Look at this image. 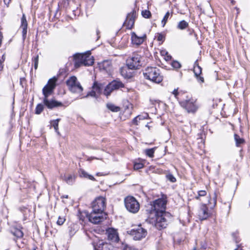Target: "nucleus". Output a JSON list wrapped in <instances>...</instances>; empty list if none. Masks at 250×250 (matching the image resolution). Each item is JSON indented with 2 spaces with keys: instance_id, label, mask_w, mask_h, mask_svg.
I'll list each match as a JSON object with an SVG mask.
<instances>
[{
  "instance_id": "nucleus-28",
  "label": "nucleus",
  "mask_w": 250,
  "mask_h": 250,
  "mask_svg": "<svg viewBox=\"0 0 250 250\" xmlns=\"http://www.w3.org/2000/svg\"><path fill=\"white\" fill-rule=\"evenodd\" d=\"M188 23L186 21H185L183 20L181 21H180L177 25V28L181 30H183L186 29L187 27H188Z\"/></svg>"
},
{
  "instance_id": "nucleus-54",
  "label": "nucleus",
  "mask_w": 250,
  "mask_h": 250,
  "mask_svg": "<svg viewBox=\"0 0 250 250\" xmlns=\"http://www.w3.org/2000/svg\"><path fill=\"white\" fill-rule=\"evenodd\" d=\"M5 59V55H4V54H3V55H2V59H1V61H2V63H3V62L4 61Z\"/></svg>"
},
{
  "instance_id": "nucleus-58",
  "label": "nucleus",
  "mask_w": 250,
  "mask_h": 250,
  "mask_svg": "<svg viewBox=\"0 0 250 250\" xmlns=\"http://www.w3.org/2000/svg\"><path fill=\"white\" fill-rule=\"evenodd\" d=\"M202 249H206V247L205 246H202Z\"/></svg>"
},
{
  "instance_id": "nucleus-12",
  "label": "nucleus",
  "mask_w": 250,
  "mask_h": 250,
  "mask_svg": "<svg viewBox=\"0 0 250 250\" xmlns=\"http://www.w3.org/2000/svg\"><path fill=\"white\" fill-rule=\"evenodd\" d=\"M105 207V199L103 197H98L92 202V211L104 212Z\"/></svg>"
},
{
  "instance_id": "nucleus-26",
  "label": "nucleus",
  "mask_w": 250,
  "mask_h": 250,
  "mask_svg": "<svg viewBox=\"0 0 250 250\" xmlns=\"http://www.w3.org/2000/svg\"><path fill=\"white\" fill-rule=\"evenodd\" d=\"M106 106L108 109L113 112H118L120 110V108L119 106H116L112 104H107Z\"/></svg>"
},
{
  "instance_id": "nucleus-49",
  "label": "nucleus",
  "mask_w": 250,
  "mask_h": 250,
  "mask_svg": "<svg viewBox=\"0 0 250 250\" xmlns=\"http://www.w3.org/2000/svg\"><path fill=\"white\" fill-rule=\"evenodd\" d=\"M216 200H217V194H216V192H215L214 194V197H213V203H214V205H215L216 204Z\"/></svg>"
},
{
  "instance_id": "nucleus-36",
  "label": "nucleus",
  "mask_w": 250,
  "mask_h": 250,
  "mask_svg": "<svg viewBox=\"0 0 250 250\" xmlns=\"http://www.w3.org/2000/svg\"><path fill=\"white\" fill-rule=\"evenodd\" d=\"M144 167V164L141 162H135L134 163V169L135 170H138Z\"/></svg>"
},
{
  "instance_id": "nucleus-41",
  "label": "nucleus",
  "mask_w": 250,
  "mask_h": 250,
  "mask_svg": "<svg viewBox=\"0 0 250 250\" xmlns=\"http://www.w3.org/2000/svg\"><path fill=\"white\" fill-rule=\"evenodd\" d=\"M33 62L34 63V68L35 69H37L38 66L39 62V56L37 55L36 57H35L33 59Z\"/></svg>"
},
{
  "instance_id": "nucleus-42",
  "label": "nucleus",
  "mask_w": 250,
  "mask_h": 250,
  "mask_svg": "<svg viewBox=\"0 0 250 250\" xmlns=\"http://www.w3.org/2000/svg\"><path fill=\"white\" fill-rule=\"evenodd\" d=\"M64 221H65L64 218L59 217L58 218V220L57 222V223L59 225H62L64 223Z\"/></svg>"
},
{
  "instance_id": "nucleus-61",
  "label": "nucleus",
  "mask_w": 250,
  "mask_h": 250,
  "mask_svg": "<svg viewBox=\"0 0 250 250\" xmlns=\"http://www.w3.org/2000/svg\"><path fill=\"white\" fill-rule=\"evenodd\" d=\"M33 250H37L36 249H34Z\"/></svg>"
},
{
  "instance_id": "nucleus-11",
  "label": "nucleus",
  "mask_w": 250,
  "mask_h": 250,
  "mask_svg": "<svg viewBox=\"0 0 250 250\" xmlns=\"http://www.w3.org/2000/svg\"><path fill=\"white\" fill-rule=\"evenodd\" d=\"M129 234L133 237L134 240H140L146 236L147 231L139 225L131 229Z\"/></svg>"
},
{
  "instance_id": "nucleus-15",
  "label": "nucleus",
  "mask_w": 250,
  "mask_h": 250,
  "mask_svg": "<svg viewBox=\"0 0 250 250\" xmlns=\"http://www.w3.org/2000/svg\"><path fill=\"white\" fill-rule=\"evenodd\" d=\"M198 216L200 220L207 219L209 216V213L208 212V208L205 204H202L200 208L198 211Z\"/></svg>"
},
{
  "instance_id": "nucleus-45",
  "label": "nucleus",
  "mask_w": 250,
  "mask_h": 250,
  "mask_svg": "<svg viewBox=\"0 0 250 250\" xmlns=\"http://www.w3.org/2000/svg\"><path fill=\"white\" fill-rule=\"evenodd\" d=\"M138 116L140 117V118H139V120H141L147 119L148 117V115L147 113H145L144 115H138Z\"/></svg>"
},
{
  "instance_id": "nucleus-20",
  "label": "nucleus",
  "mask_w": 250,
  "mask_h": 250,
  "mask_svg": "<svg viewBox=\"0 0 250 250\" xmlns=\"http://www.w3.org/2000/svg\"><path fill=\"white\" fill-rule=\"evenodd\" d=\"M109 87L114 90H117L120 88L124 87V84L118 80H114L109 83Z\"/></svg>"
},
{
  "instance_id": "nucleus-50",
  "label": "nucleus",
  "mask_w": 250,
  "mask_h": 250,
  "mask_svg": "<svg viewBox=\"0 0 250 250\" xmlns=\"http://www.w3.org/2000/svg\"><path fill=\"white\" fill-rule=\"evenodd\" d=\"M3 38V37L2 34L0 31V47L1 45V43H2Z\"/></svg>"
},
{
  "instance_id": "nucleus-7",
  "label": "nucleus",
  "mask_w": 250,
  "mask_h": 250,
  "mask_svg": "<svg viewBox=\"0 0 250 250\" xmlns=\"http://www.w3.org/2000/svg\"><path fill=\"white\" fill-rule=\"evenodd\" d=\"M143 58L137 52L132 53L126 60V65L130 69H139L143 64Z\"/></svg>"
},
{
  "instance_id": "nucleus-39",
  "label": "nucleus",
  "mask_w": 250,
  "mask_h": 250,
  "mask_svg": "<svg viewBox=\"0 0 250 250\" xmlns=\"http://www.w3.org/2000/svg\"><path fill=\"white\" fill-rule=\"evenodd\" d=\"M132 105L131 104H129L128 106H127V108L125 110V113H126L128 115H130L132 113Z\"/></svg>"
},
{
  "instance_id": "nucleus-19",
  "label": "nucleus",
  "mask_w": 250,
  "mask_h": 250,
  "mask_svg": "<svg viewBox=\"0 0 250 250\" xmlns=\"http://www.w3.org/2000/svg\"><path fill=\"white\" fill-rule=\"evenodd\" d=\"M99 68L101 70H105L107 72L110 71L112 67L111 61L105 60L99 64Z\"/></svg>"
},
{
  "instance_id": "nucleus-24",
  "label": "nucleus",
  "mask_w": 250,
  "mask_h": 250,
  "mask_svg": "<svg viewBox=\"0 0 250 250\" xmlns=\"http://www.w3.org/2000/svg\"><path fill=\"white\" fill-rule=\"evenodd\" d=\"M12 233L13 234L16 236L17 238H21L23 235V233L21 230L20 229L15 228L13 230H12Z\"/></svg>"
},
{
  "instance_id": "nucleus-13",
  "label": "nucleus",
  "mask_w": 250,
  "mask_h": 250,
  "mask_svg": "<svg viewBox=\"0 0 250 250\" xmlns=\"http://www.w3.org/2000/svg\"><path fill=\"white\" fill-rule=\"evenodd\" d=\"M103 89V85L101 83H95L92 87V90L91 92H89L85 97L89 96L94 97H97L100 94Z\"/></svg>"
},
{
  "instance_id": "nucleus-53",
  "label": "nucleus",
  "mask_w": 250,
  "mask_h": 250,
  "mask_svg": "<svg viewBox=\"0 0 250 250\" xmlns=\"http://www.w3.org/2000/svg\"><path fill=\"white\" fill-rule=\"evenodd\" d=\"M198 77H199V81H200L201 83H203L204 82V78L203 77H201L200 76H198Z\"/></svg>"
},
{
  "instance_id": "nucleus-59",
  "label": "nucleus",
  "mask_w": 250,
  "mask_h": 250,
  "mask_svg": "<svg viewBox=\"0 0 250 250\" xmlns=\"http://www.w3.org/2000/svg\"><path fill=\"white\" fill-rule=\"evenodd\" d=\"M192 250H196V249L195 248H194Z\"/></svg>"
},
{
  "instance_id": "nucleus-55",
  "label": "nucleus",
  "mask_w": 250,
  "mask_h": 250,
  "mask_svg": "<svg viewBox=\"0 0 250 250\" xmlns=\"http://www.w3.org/2000/svg\"><path fill=\"white\" fill-rule=\"evenodd\" d=\"M96 175H97V176H102V175H103V174H101V173H100V172L97 173L96 174Z\"/></svg>"
},
{
  "instance_id": "nucleus-21",
  "label": "nucleus",
  "mask_w": 250,
  "mask_h": 250,
  "mask_svg": "<svg viewBox=\"0 0 250 250\" xmlns=\"http://www.w3.org/2000/svg\"><path fill=\"white\" fill-rule=\"evenodd\" d=\"M79 174L80 177H81L87 178L92 181L95 180V179L92 175L89 174L87 172H86L83 169H80L79 170Z\"/></svg>"
},
{
  "instance_id": "nucleus-37",
  "label": "nucleus",
  "mask_w": 250,
  "mask_h": 250,
  "mask_svg": "<svg viewBox=\"0 0 250 250\" xmlns=\"http://www.w3.org/2000/svg\"><path fill=\"white\" fill-rule=\"evenodd\" d=\"M170 13L169 12H167L162 20V26L164 27L166 24L167 21L169 17Z\"/></svg>"
},
{
  "instance_id": "nucleus-46",
  "label": "nucleus",
  "mask_w": 250,
  "mask_h": 250,
  "mask_svg": "<svg viewBox=\"0 0 250 250\" xmlns=\"http://www.w3.org/2000/svg\"><path fill=\"white\" fill-rule=\"evenodd\" d=\"M139 118H140V117H139L138 116L134 118L132 121L133 123L136 125H137L138 120H139Z\"/></svg>"
},
{
  "instance_id": "nucleus-16",
  "label": "nucleus",
  "mask_w": 250,
  "mask_h": 250,
  "mask_svg": "<svg viewBox=\"0 0 250 250\" xmlns=\"http://www.w3.org/2000/svg\"><path fill=\"white\" fill-rule=\"evenodd\" d=\"M135 19V13L134 12H131L127 15L124 24L127 28H131L133 27Z\"/></svg>"
},
{
  "instance_id": "nucleus-44",
  "label": "nucleus",
  "mask_w": 250,
  "mask_h": 250,
  "mask_svg": "<svg viewBox=\"0 0 250 250\" xmlns=\"http://www.w3.org/2000/svg\"><path fill=\"white\" fill-rule=\"evenodd\" d=\"M172 93L173 95H174L175 98H176L177 99H179L178 96L180 95V93L178 92L177 89H175L173 91Z\"/></svg>"
},
{
  "instance_id": "nucleus-40",
  "label": "nucleus",
  "mask_w": 250,
  "mask_h": 250,
  "mask_svg": "<svg viewBox=\"0 0 250 250\" xmlns=\"http://www.w3.org/2000/svg\"><path fill=\"white\" fill-rule=\"evenodd\" d=\"M171 65L173 67L177 69L180 68L181 66L180 62L177 61H173L171 63Z\"/></svg>"
},
{
  "instance_id": "nucleus-17",
  "label": "nucleus",
  "mask_w": 250,
  "mask_h": 250,
  "mask_svg": "<svg viewBox=\"0 0 250 250\" xmlns=\"http://www.w3.org/2000/svg\"><path fill=\"white\" fill-rule=\"evenodd\" d=\"M27 21L24 14L22 15L21 18V29L22 30V35L23 41H24L26 38L27 30Z\"/></svg>"
},
{
  "instance_id": "nucleus-34",
  "label": "nucleus",
  "mask_w": 250,
  "mask_h": 250,
  "mask_svg": "<svg viewBox=\"0 0 250 250\" xmlns=\"http://www.w3.org/2000/svg\"><path fill=\"white\" fill-rule=\"evenodd\" d=\"M142 15L144 18L148 19L151 17V14L149 10H145L142 11Z\"/></svg>"
},
{
  "instance_id": "nucleus-23",
  "label": "nucleus",
  "mask_w": 250,
  "mask_h": 250,
  "mask_svg": "<svg viewBox=\"0 0 250 250\" xmlns=\"http://www.w3.org/2000/svg\"><path fill=\"white\" fill-rule=\"evenodd\" d=\"M77 230H78V225L77 224H71L68 227L69 233L71 236H73Z\"/></svg>"
},
{
  "instance_id": "nucleus-51",
  "label": "nucleus",
  "mask_w": 250,
  "mask_h": 250,
  "mask_svg": "<svg viewBox=\"0 0 250 250\" xmlns=\"http://www.w3.org/2000/svg\"><path fill=\"white\" fill-rule=\"evenodd\" d=\"M3 68V64L2 61L0 59V71H1Z\"/></svg>"
},
{
  "instance_id": "nucleus-3",
  "label": "nucleus",
  "mask_w": 250,
  "mask_h": 250,
  "mask_svg": "<svg viewBox=\"0 0 250 250\" xmlns=\"http://www.w3.org/2000/svg\"><path fill=\"white\" fill-rule=\"evenodd\" d=\"M75 66L79 67L82 65L91 66L94 63V59L89 51L84 54H76L74 55Z\"/></svg>"
},
{
  "instance_id": "nucleus-14",
  "label": "nucleus",
  "mask_w": 250,
  "mask_h": 250,
  "mask_svg": "<svg viewBox=\"0 0 250 250\" xmlns=\"http://www.w3.org/2000/svg\"><path fill=\"white\" fill-rule=\"evenodd\" d=\"M106 234L108 240L112 242H117L119 241L118 234L116 229L113 228H109L106 230Z\"/></svg>"
},
{
  "instance_id": "nucleus-2",
  "label": "nucleus",
  "mask_w": 250,
  "mask_h": 250,
  "mask_svg": "<svg viewBox=\"0 0 250 250\" xmlns=\"http://www.w3.org/2000/svg\"><path fill=\"white\" fill-rule=\"evenodd\" d=\"M169 216V213L168 212L158 213L154 211L153 214H148L147 220L150 223L154 225L157 229H161L167 227V218Z\"/></svg>"
},
{
  "instance_id": "nucleus-25",
  "label": "nucleus",
  "mask_w": 250,
  "mask_h": 250,
  "mask_svg": "<svg viewBox=\"0 0 250 250\" xmlns=\"http://www.w3.org/2000/svg\"><path fill=\"white\" fill-rule=\"evenodd\" d=\"M60 121V119H57L55 120L51 121L50 122L51 125L52 126H53L55 130V131L58 134H60V133L58 131L59 128V122Z\"/></svg>"
},
{
  "instance_id": "nucleus-22",
  "label": "nucleus",
  "mask_w": 250,
  "mask_h": 250,
  "mask_svg": "<svg viewBox=\"0 0 250 250\" xmlns=\"http://www.w3.org/2000/svg\"><path fill=\"white\" fill-rule=\"evenodd\" d=\"M75 179V175L69 174L64 176V180L69 185H72L74 183Z\"/></svg>"
},
{
  "instance_id": "nucleus-30",
  "label": "nucleus",
  "mask_w": 250,
  "mask_h": 250,
  "mask_svg": "<svg viewBox=\"0 0 250 250\" xmlns=\"http://www.w3.org/2000/svg\"><path fill=\"white\" fill-rule=\"evenodd\" d=\"M114 90V89H111V87H109V84H108L104 89V94L106 96H108L110 95V93Z\"/></svg>"
},
{
  "instance_id": "nucleus-52",
  "label": "nucleus",
  "mask_w": 250,
  "mask_h": 250,
  "mask_svg": "<svg viewBox=\"0 0 250 250\" xmlns=\"http://www.w3.org/2000/svg\"><path fill=\"white\" fill-rule=\"evenodd\" d=\"M4 3L7 6L10 3L11 0H3Z\"/></svg>"
},
{
  "instance_id": "nucleus-4",
  "label": "nucleus",
  "mask_w": 250,
  "mask_h": 250,
  "mask_svg": "<svg viewBox=\"0 0 250 250\" xmlns=\"http://www.w3.org/2000/svg\"><path fill=\"white\" fill-rule=\"evenodd\" d=\"M144 77L155 83H160L163 81V77L160 74V69L155 67H147L145 70Z\"/></svg>"
},
{
  "instance_id": "nucleus-60",
  "label": "nucleus",
  "mask_w": 250,
  "mask_h": 250,
  "mask_svg": "<svg viewBox=\"0 0 250 250\" xmlns=\"http://www.w3.org/2000/svg\"><path fill=\"white\" fill-rule=\"evenodd\" d=\"M234 250H238V249H235Z\"/></svg>"
},
{
  "instance_id": "nucleus-29",
  "label": "nucleus",
  "mask_w": 250,
  "mask_h": 250,
  "mask_svg": "<svg viewBox=\"0 0 250 250\" xmlns=\"http://www.w3.org/2000/svg\"><path fill=\"white\" fill-rule=\"evenodd\" d=\"M193 72L194 73L195 76L196 77H198L202 73V68L200 66H199L198 65L194 66Z\"/></svg>"
},
{
  "instance_id": "nucleus-31",
  "label": "nucleus",
  "mask_w": 250,
  "mask_h": 250,
  "mask_svg": "<svg viewBox=\"0 0 250 250\" xmlns=\"http://www.w3.org/2000/svg\"><path fill=\"white\" fill-rule=\"evenodd\" d=\"M155 151V148L147 149L145 150L146 154L149 157H153L154 156V153Z\"/></svg>"
},
{
  "instance_id": "nucleus-8",
  "label": "nucleus",
  "mask_w": 250,
  "mask_h": 250,
  "mask_svg": "<svg viewBox=\"0 0 250 250\" xmlns=\"http://www.w3.org/2000/svg\"><path fill=\"white\" fill-rule=\"evenodd\" d=\"M66 84L71 92L81 95L83 91V88L75 76L70 77L66 81Z\"/></svg>"
},
{
  "instance_id": "nucleus-6",
  "label": "nucleus",
  "mask_w": 250,
  "mask_h": 250,
  "mask_svg": "<svg viewBox=\"0 0 250 250\" xmlns=\"http://www.w3.org/2000/svg\"><path fill=\"white\" fill-rule=\"evenodd\" d=\"M196 101V99L187 96L186 99H181V101H179V104L188 113H194L198 108V105L197 104Z\"/></svg>"
},
{
  "instance_id": "nucleus-32",
  "label": "nucleus",
  "mask_w": 250,
  "mask_h": 250,
  "mask_svg": "<svg viewBox=\"0 0 250 250\" xmlns=\"http://www.w3.org/2000/svg\"><path fill=\"white\" fill-rule=\"evenodd\" d=\"M44 106L42 104H38L35 109V113L37 114H40L43 111Z\"/></svg>"
},
{
  "instance_id": "nucleus-48",
  "label": "nucleus",
  "mask_w": 250,
  "mask_h": 250,
  "mask_svg": "<svg viewBox=\"0 0 250 250\" xmlns=\"http://www.w3.org/2000/svg\"><path fill=\"white\" fill-rule=\"evenodd\" d=\"M164 59L166 61H169L171 59V56L170 55L167 54V55L165 56Z\"/></svg>"
},
{
  "instance_id": "nucleus-1",
  "label": "nucleus",
  "mask_w": 250,
  "mask_h": 250,
  "mask_svg": "<svg viewBox=\"0 0 250 250\" xmlns=\"http://www.w3.org/2000/svg\"><path fill=\"white\" fill-rule=\"evenodd\" d=\"M57 81V79L55 77L49 79L47 84L42 89V93L44 96L43 104L48 108L51 109L62 105V104L60 102L55 100L50 101L48 100V96L52 94L56 86Z\"/></svg>"
},
{
  "instance_id": "nucleus-38",
  "label": "nucleus",
  "mask_w": 250,
  "mask_h": 250,
  "mask_svg": "<svg viewBox=\"0 0 250 250\" xmlns=\"http://www.w3.org/2000/svg\"><path fill=\"white\" fill-rule=\"evenodd\" d=\"M157 40L160 42H163L165 39L164 34L162 33H158L157 36Z\"/></svg>"
},
{
  "instance_id": "nucleus-57",
  "label": "nucleus",
  "mask_w": 250,
  "mask_h": 250,
  "mask_svg": "<svg viewBox=\"0 0 250 250\" xmlns=\"http://www.w3.org/2000/svg\"><path fill=\"white\" fill-rule=\"evenodd\" d=\"M62 198H68V195H63L62 197Z\"/></svg>"
},
{
  "instance_id": "nucleus-43",
  "label": "nucleus",
  "mask_w": 250,
  "mask_h": 250,
  "mask_svg": "<svg viewBox=\"0 0 250 250\" xmlns=\"http://www.w3.org/2000/svg\"><path fill=\"white\" fill-rule=\"evenodd\" d=\"M120 72L121 75L124 77L126 78L128 77V75L126 74V69L125 68H121Z\"/></svg>"
},
{
  "instance_id": "nucleus-33",
  "label": "nucleus",
  "mask_w": 250,
  "mask_h": 250,
  "mask_svg": "<svg viewBox=\"0 0 250 250\" xmlns=\"http://www.w3.org/2000/svg\"><path fill=\"white\" fill-rule=\"evenodd\" d=\"M167 179L171 182L174 183L176 181L175 177L170 173H167L166 174Z\"/></svg>"
},
{
  "instance_id": "nucleus-47",
  "label": "nucleus",
  "mask_w": 250,
  "mask_h": 250,
  "mask_svg": "<svg viewBox=\"0 0 250 250\" xmlns=\"http://www.w3.org/2000/svg\"><path fill=\"white\" fill-rule=\"evenodd\" d=\"M161 54L162 56H163L165 57L166 55H167V54H168V53L166 50H163L161 51Z\"/></svg>"
},
{
  "instance_id": "nucleus-9",
  "label": "nucleus",
  "mask_w": 250,
  "mask_h": 250,
  "mask_svg": "<svg viewBox=\"0 0 250 250\" xmlns=\"http://www.w3.org/2000/svg\"><path fill=\"white\" fill-rule=\"evenodd\" d=\"M125 205L126 209L132 213H137L140 209V204L133 196H127L125 199Z\"/></svg>"
},
{
  "instance_id": "nucleus-18",
  "label": "nucleus",
  "mask_w": 250,
  "mask_h": 250,
  "mask_svg": "<svg viewBox=\"0 0 250 250\" xmlns=\"http://www.w3.org/2000/svg\"><path fill=\"white\" fill-rule=\"evenodd\" d=\"M146 38V35L142 37H139L134 32L131 34V40L132 43L138 45L142 44L144 42L145 38Z\"/></svg>"
},
{
  "instance_id": "nucleus-56",
  "label": "nucleus",
  "mask_w": 250,
  "mask_h": 250,
  "mask_svg": "<svg viewBox=\"0 0 250 250\" xmlns=\"http://www.w3.org/2000/svg\"><path fill=\"white\" fill-rule=\"evenodd\" d=\"M93 159H96V158H94V157H91V158H88V160H91Z\"/></svg>"
},
{
  "instance_id": "nucleus-10",
  "label": "nucleus",
  "mask_w": 250,
  "mask_h": 250,
  "mask_svg": "<svg viewBox=\"0 0 250 250\" xmlns=\"http://www.w3.org/2000/svg\"><path fill=\"white\" fill-rule=\"evenodd\" d=\"M83 213L88 218L89 221L93 224H98L102 222L106 218V216L104 212L92 211L89 214L85 211Z\"/></svg>"
},
{
  "instance_id": "nucleus-27",
  "label": "nucleus",
  "mask_w": 250,
  "mask_h": 250,
  "mask_svg": "<svg viewBox=\"0 0 250 250\" xmlns=\"http://www.w3.org/2000/svg\"><path fill=\"white\" fill-rule=\"evenodd\" d=\"M234 139L237 146H239L240 145L244 143L245 142L243 138H240V136L237 134H234Z\"/></svg>"
},
{
  "instance_id": "nucleus-35",
  "label": "nucleus",
  "mask_w": 250,
  "mask_h": 250,
  "mask_svg": "<svg viewBox=\"0 0 250 250\" xmlns=\"http://www.w3.org/2000/svg\"><path fill=\"white\" fill-rule=\"evenodd\" d=\"M207 195V192L205 190H199L198 192V195L195 197L197 200H199L201 197L205 196Z\"/></svg>"
},
{
  "instance_id": "nucleus-5",
  "label": "nucleus",
  "mask_w": 250,
  "mask_h": 250,
  "mask_svg": "<svg viewBox=\"0 0 250 250\" xmlns=\"http://www.w3.org/2000/svg\"><path fill=\"white\" fill-rule=\"evenodd\" d=\"M167 197L163 195L162 197L155 200L153 204L150 205V208L147 210L148 214H153L154 211L158 213H162L166 212Z\"/></svg>"
}]
</instances>
